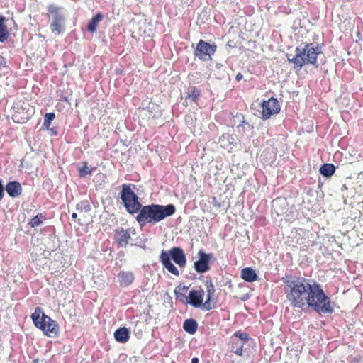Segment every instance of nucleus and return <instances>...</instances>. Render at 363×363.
<instances>
[{"label":"nucleus","instance_id":"nucleus-19","mask_svg":"<svg viewBox=\"0 0 363 363\" xmlns=\"http://www.w3.org/2000/svg\"><path fill=\"white\" fill-rule=\"evenodd\" d=\"M241 278L247 282H253L257 279V274L250 267H245L241 270Z\"/></svg>","mask_w":363,"mask_h":363},{"label":"nucleus","instance_id":"nucleus-16","mask_svg":"<svg viewBox=\"0 0 363 363\" xmlns=\"http://www.w3.org/2000/svg\"><path fill=\"white\" fill-rule=\"evenodd\" d=\"M7 194L13 198L19 196L22 193V187L18 182L13 181L7 183L5 187Z\"/></svg>","mask_w":363,"mask_h":363},{"label":"nucleus","instance_id":"nucleus-1","mask_svg":"<svg viewBox=\"0 0 363 363\" xmlns=\"http://www.w3.org/2000/svg\"><path fill=\"white\" fill-rule=\"evenodd\" d=\"M282 281L286 298L293 308H303L307 306L319 313H333L330 298L315 281L286 276L282 278Z\"/></svg>","mask_w":363,"mask_h":363},{"label":"nucleus","instance_id":"nucleus-27","mask_svg":"<svg viewBox=\"0 0 363 363\" xmlns=\"http://www.w3.org/2000/svg\"><path fill=\"white\" fill-rule=\"evenodd\" d=\"M79 173L81 177H85L87 174H90L91 173V171L88 168L86 162H84V165L79 168Z\"/></svg>","mask_w":363,"mask_h":363},{"label":"nucleus","instance_id":"nucleus-3","mask_svg":"<svg viewBox=\"0 0 363 363\" xmlns=\"http://www.w3.org/2000/svg\"><path fill=\"white\" fill-rule=\"evenodd\" d=\"M206 290L201 287L197 289H192L188 295L187 303L194 308L202 307L206 311H210L214 308L211 303V299L215 294V286L211 281L205 282Z\"/></svg>","mask_w":363,"mask_h":363},{"label":"nucleus","instance_id":"nucleus-25","mask_svg":"<svg viewBox=\"0 0 363 363\" xmlns=\"http://www.w3.org/2000/svg\"><path fill=\"white\" fill-rule=\"evenodd\" d=\"M201 96V90L196 87H193L190 92L186 97V99H190L192 101H196L199 96Z\"/></svg>","mask_w":363,"mask_h":363},{"label":"nucleus","instance_id":"nucleus-7","mask_svg":"<svg viewBox=\"0 0 363 363\" xmlns=\"http://www.w3.org/2000/svg\"><path fill=\"white\" fill-rule=\"evenodd\" d=\"M11 110L12 119L16 123H26L35 113V108L26 99H16Z\"/></svg>","mask_w":363,"mask_h":363},{"label":"nucleus","instance_id":"nucleus-20","mask_svg":"<svg viewBox=\"0 0 363 363\" xmlns=\"http://www.w3.org/2000/svg\"><path fill=\"white\" fill-rule=\"evenodd\" d=\"M104 16L101 13H96L90 20L87 25V30L90 33H95L97 30V27L100 21H102Z\"/></svg>","mask_w":363,"mask_h":363},{"label":"nucleus","instance_id":"nucleus-24","mask_svg":"<svg viewBox=\"0 0 363 363\" xmlns=\"http://www.w3.org/2000/svg\"><path fill=\"white\" fill-rule=\"evenodd\" d=\"M45 219H46L45 216L44 214L40 213L30 220V221L29 222V225L32 228L39 226L43 223V220H45Z\"/></svg>","mask_w":363,"mask_h":363},{"label":"nucleus","instance_id":"nucleus-22","mask_svg":"<svg viewBox=\"0 0 363 363\" xmlns=\"http://www.w3.org/2000/svg\"><path fill=\"white\" fill-rule=\"evenodd\" d=\"M6 18L0 16V42L6 40L9 35L7 26L6 25Z\"/></svg>","mask_w":363,"mask_h":363},{"label":"nucleus","instance_id":"nucleus-9","mask_svg":"<svg viewBox=\"0 0 363 363\" xmlns=\"http://www.w3.org/2000/svg\"><path fill=\"white\" fill-rule=\"evenodd\" d=\"M48 16L52 18V22L50 24L52 32L60 34L63 30L65 16L61 12V8L54 4L47 6Z\"/></svg>","mask_w":363,"mask_h":363},{"label":"nucleus","instance_id":"nucleus-18","mask_svg":"<svg viewBox=\"0 0 363 363\" xmlns=\"http://www.w3.org/2000/svg\"><path fill=\"white\" fill-rule=\"evenodd\" d=\"M188 291V287L186 286H178L174 289V294L176 298L182 303H187L188 296L186 295Z\"/></svg>","mask_w":363,"mask_h":363},{"label":"nucleus","instance_id":"nucleus-30","mask_svg":"<svg viewBox=\"0 0 363 363\" xmlns=\"http://www.w3.org/2000/svg\"><path fill=\"white\" fill-rule=\"evenodd\" d=\"M243 78V75L241 73H238L235 76L237 81H240Z\"/></svg>","mask_w":363,"mask_h":363},{"label":"nucleus","instance_id":"nucleus-12","mask_svg":"<svg viewBox=\"0 0 363 363\" xmlns=\"http://www.w3.org/2000/svg\"><path fill=\"white\" fill-rule=\"evenodd\" d=\"M262 118L269 119L272 115L277 114L280 111V106L277 99L272 97L262 102Z\"/></svg>","mask_w":363,"mask_h":363},{"label":"nucleus","instance_id":"nucleus-2","mask_svg":"<svg viewBox=\"0 0 363 363\" xmlns=\"http://www.w3.org/2000/svg\"><path fill=\"white\" fill-rule=\"evenodd\" d=\"M175 212L176 208L173 204L163 206L152 203L141 206L135 218L140 227L147 224L154 225L166 218L172 216Z\"/></svg>","mask_w":363,"mask_h":363},{"label":"nucleus","instance_id":"nucleus-8","mask_svg":"<svg viewBox=\"0 0 363 363\" xmlns=\"http://www.w3.org/2000/svg\"><path fill=\"white\" fill-rule=\"evenodd\" d=\"M121 199L129 213L133 215L140 210L142 204L139 201L138 196L132 190L130 184H124L122 185Z\"/></svg>","mask_w":363,"mask_h":363},{"label":"nucleus","instance_id":"nucleus-17","mask_svg":"<svg viewBox=\"0 0 363 363\" xmlns=\"http://www.w3.org/2000/svg\"><path fill=\"white\" fill-rule=\"evenodd\" d=\"M114 337L117 342L121 343H125L130 338L129 331L125 327L120 328L115 331Z\"/></svg>","mask_w":363,"mask_h":363},{"label":"nucleus","instance_id":"nucleus-13","mask_svg":"<svg viewBox=\"0 0 363 363\" xmlns=\"http://www.w3.org/2000/svg\"><path fill=\"white\" fill-rule=\"evenodd\" d=\"M199 260L194 262V269L198 273H204L210 269L209 262L213 257L212 254H206L203 250H200L198 253Z\"/></svg>","mask_w":363,"mask_h":363},{"label":"nucleus","instance_id":"nucleus-14","mask_svg":"<svg viewBox=\"0 0 363 363\" xmlns=\"http://www.w3.org/2000/svg\"><path fill=\"white\" fill-rule=\"evenodd\" d=\"M114 239L118 247H125L130 239V229L117 228L114 231Z\"/></svg>","mask_w":363,"mask_h":363},{"label":"nucleus","instance_id":"nucleus-29","mask_svg":"<svg viewBox=\"0 0 363 363\" xmlns=\"http://www.w3.org/2000/svg\"><path fill=\"white\" fill-rule=\"evenodd\" d=\"M4 188L2 184L1 180L0 179V201L4 198Z\"/></svg>","mask_w":363,"mask_h":363},{"label":"nucleus","instance_id":"nucleus-28","mask_svg":"<svg viewBox=\"0 0 363 363\" xmlns=\"http://www.w3.org/2000/svg\"><path fill=\"white\" fill-rule=\"evenodd\" d=\"M6 67V59L0 55V68Z\"/></svg>","mask_w":363,"mask_h":363},{"label":"nucleus","instance_id":"nucleus-5","mask_svg":"<svg viewBox=\"0 0 363 363\" xmlns=\"http://www.w3.org/2000/svg\"><path fill=\"white\" fill-rule=\"evenodd\" d=\"M320 53L318 47L312 43H306L303 48H296V55L289 61L301 69L306 64L316 65L318 55Z\"/></svg>","mask_w":363,"mask_h":363},{"label":"nucleus","instance_id":"nucleus-21","mask_svg":"<svg viewBox=\"0 0 363 363\" xmlns=\"http://www.w3.org/2000/svg\"><path fill=\"white\" fill-rule=\"evenodd\" d=\"M183 328L189 334L193 335L197 330L198 323L194 319L189 318L184 322Z\"/></svg>","mask_w":363,"mask_h":363},{"label":"nucleus","instance_id":"nucleus-15","mask_svg":"<svg viewBox=\"0 0 363 363\" xmlns=\"http://www.w3.org/2000/svg\"><path fill=\"white\" fill-rule=\"evenodd\" d=\"M135 277L133 272L121 270L117 274V281L120 287L127 288L135 281Z\"/></svg>","mask_w":363,"mask_h":363},{"label":"nucleus","instance_id":"nucleus-23","mask_svg":"<svg viewBox=\"0 0 363 363\" xmlns=\"http://www.w3.org/2000/svg\"><path fill=\"white\" fill-rule=\"evenodd\" d=\"M335 171V167L333 164H324L320 168V173L326 177H331Z\"/></svg>","mask_w":363,"mask_h":363},{"label":"nucleus","instance_id":"nucleus-4","mask_svg":"<svg viewBox=\"0 0 363 363\" xmlns=\"http://www.w3.org/2000/svg\"><path fill=\"white\" fill-rule=\"evenodd\" d=\"M171 258L181 268L186 266V259L183 250L178 247H174L169 252L162 250L160 255V261L163 267L175 276L179 275L177 268L172 263Z\"/></svg>","mask_w":363,"mask_h":363},{"label":"nucleus","instance_id":"nucleus-6","mask_svg":"<svg viewBox=\"0 0 363 363\" xmlns=\"http://www.w3.org/2000/svg\"><path fill=\"white\" fill-rule=\"evenodd\" d=\"M32 320L35 326L41 330L48 337H54L57 335L59 327L56 321L50 316L45 315L40 307L35 309L31 315Z\"/></svg>","mask_w":363,"mask_h":363},{"label":"nucleus","instance_id":"nucleus-32","mask_svg":"<svg viewBox=\"0 0 363 363\" xmlns=\"http://www.w3.org/2000/svg\"><path fill=\"white\" fill-rule=\"evenodd\" d=\"M72 219H74V220L77 219V214L76 213H73L72 214Z\"/></svg>","mask_w":363,"mask_h":363},{"label":"nucleus","instance_id":"nucleus-31","mask_svg":"<svg viewBox=\"0 0 363 363\" xmlns=\"http://www.w3.org/2000/svg\"><path fill=\"white\" fill-rule=\"evenodd\" d=\"M191 363H199V359L197 357H194L191 359Z\"/></svg>","mask_w":363,"mask_h":363},{"label":"nucleus","instance_id":"nucleus-11","mask_svg":"<svg viewBox=\"0 0 363 363\" xmlns=\"http://www.w3.org/2000/svg\"><path fill=\"white\" fill-rule=\"evenodd\" d=\"M250 340L245 332L236 331L230 340V351L238 356H242L244 345Z\"/></svg>","mask_w":363,"mask_h":363},{"label":"nucleus","instance_id":"nucleus-10","mask_svg":"<svg viewBox=\"0 0 363 363\" xmlns=\"http://www.w3.org/2000/svg\"><path fill=\"white\" fill-rule=\"evenodd\" d=\"M217 46L216 44H210L203 40H200L197 43L194 51V55L199 60L207 61L211 60V56L216 52Z\"/></svg>","mask_w":363,"mask_h":363},{"label":"nucleus","instance_id":"nucleus-26","mask_svg":"<svg viewBox=\"0 0 363 363\" xmlns=\"http://www.w3.org/2000/svg\"><path fill=\"white\" fill-rule=\"evenodd\" d=\"M55 118L54 113H48L45 116L43 126L45 128H49L51 121Z\"/></svg>","mask_w":363,"mask_h":363}]
</instances>
